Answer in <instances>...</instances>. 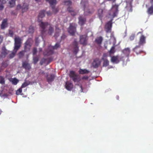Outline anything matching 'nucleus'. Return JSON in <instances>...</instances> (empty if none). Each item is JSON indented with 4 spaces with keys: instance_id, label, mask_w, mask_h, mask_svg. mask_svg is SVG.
Listing matches in <instances>:
<instances>
[{
    "instance_id": "f257e3e1",
    "label": "nucleus",
    "mask_w": 153,
    "mask_h": 153,
    "mask_svg": "<svg viewBox=\"0 0 153 153\" xmlns=\"http://www.w3.org/2000/svg\"><path fill=\"white\" fill-rule=\"evenodd\" d=\"M39 24L42 35H44L47 32L50 35H52L54 31L53 28L47 22H40Z\"/></svg>"
},
{
    "instance_id": "f03ea898",
    "label": "nucleus",
    "mask_w": 153,
    "mask_h": 153,
    "mask_svg": "<svg viewBox=\"0 0 153 153\" xmlns=\"http://www.w3.org/2000/svg\"><path fill=\"white\" fill-rule=\"evenodd\" d=\"M22 41V40L20 37L17 36L15 38L13 51L9 54V58L10 59H12L15 56L17 51L21 46Z\"/></svg>"
},
{
    "instance_id": "7ed1b4c3",
    "label": "nucleus",
    "mask_w": 153,
    "mask_h": 153,
    "mask_svg": "<svg viewBox=\"0 0 153 153\" xmlns=\"http://www.w3.org/2000/svg\"><path fill=\"white\" fill-rule=\"evenodd\" d=\"M81 6L83 7L84 11V14L85 16H87L92 14L94 10L93 9H87V7L88 5V2L87 1H82L81 2Z\"/></svg>"
},
{
    "instance_id": "20e7f679",
    "label": "nucleus",
    "mask_w": 153,
    "mask_h": 153,
    "mask_svg": "<svg viewBox=\"0 0 153 153\" xmlns=\"http://www.w3.org/2000/svg\"><path fill=\"white\" fill-rule=\"evenodd\" d=\"M60 47V45L58 43H56L54 46L51 45L48 46V49L44 52V54L45 55L49 56L53 53V50L56 49Z\"/></svg>"
},
{
    "instance_id": "39448f33",
    "label": "nucleus",
    "mask_w": 153,
    "mask_h": 153,
    "mask_svg": "<svg viewBox=\"0 0 153 153\" xmlns=\"http://www.w3.org/2000/svg\"><path fill=\"white\" fill-rule=\"evenodd\" d=\"M118 6V5L116 4L113 5L111 7V10H110L108 13L109 16H112L113 18L117 16Z\"/></svg>"
},
{
    "instance_id": "423d86ee",
    "label": "nucleus",
    "mask_w": 153,
    "mask_h": 153,
    "mask_svg": "<svg viewBox=\"0 0 153 153\" xmlns=\"http://www.w3.org/2000/svg\"><path fill=\"white\" fill-rule=\"evenodd\" d=\"M77 25L75 24H70L69 27L68 29V32L71 36H74L76 31Z\"/></svg>"
},
{
    "instance_id": "0eeeda50",
    "label": "nucleus",
    "mask_w": 153,
    "mask_h": 153,
    "mask_svg": "<svg viewBox=\"0 0 153 153\" xmlns=\"http://www.w3.org/2000/svg\"><path fill=\"white\" fill-rule=\"evenodd\" d=\"M69 76L74 82H78L79 81V80L78 78V75L76 74L75 71H71L70 73Z\"/></svg>"
},
{
    "instance_id": "6e6552de",
    "label": "nucleus",
    "mask_w": 153,
    "mask_h": 153,
    "mask_svg": "<svg viewBox=\"0 0 153 153\" xmlns=\"http://www.w3.org/2000/svg\"><path fill=\"white\" fill-rule=\"evenodd\" d=\"M46 1L49 2L53 9V11L55 13H57L58 11V10L57 8H55L54 6V5L56 4V0H46Z\"/></svg>"
},
{
    "instance_id": "1a4fd4ad",
    "label": "nucleus",
    "mask_w": 153,
    "mask_h": 153,
    "mask_svg": "<svg viewBox=\"0 0 153 153\" xmlns=\"http://www.w3.org/2000/svg\"><path fill=\"white\" fill-rule=\"evenodd\" d=\"M113 19H111L105 25V29L107 33H110L111 31V28L112 27V21Z\"/></svg>"
},
{
    "instance_id": "9d476101",
    "label": "nucleus",
    "mask_w": 153,
    "mask_h": 153,
    "mask_svg": "<svg viewBox=\"0 0 153 153\" xmlns=\"http://www.w3.org/2000/svg\"><path fill=\"white\" fill-rule=\"evenodd\" d=\"M78 42L77 39H75L72 44L73 48V52L75 54H76L79 51V48L78 46Z\"/></svg>"
},
{
    "instance_id": "9b49d317",
    "label": "nucleus",
    "mask_w": 153,
    "mask_h": 153,
    "mask_svg": "<svg viewBox=\"0 0 153 153\" xmlns=\"http://www.w3.org/2000/svg\"><path fill=\"white\" fill-rule=\"evenodd\" d=\"M22 8V13L26 11L28 9V5L25 3H24L22 6L20 4H18L16 7V10Z\"/></svg>"
},
{
    "instance_id": "f8f14e48",
    "label": "nucleus",
    "mask_w": 153,
    "mask_h": 153,
    "mask_svg": "<svg viewBox=\"0 0 153 153\" xmlns=\"http://www.w3.org/2000/svg\"><path fill=\"white\" fill-rule=\"evenodd\" d=\"M87 36L86 35H82L80 36L79 42L81 44L85 45L87 44Z\"/></svg>"
},
{
    "instance_id": "ddd939ff",
    "label": "nucleus",
    "mask_w": 153,
    "mask_h": 153,
    "mask_svg": "<svg viewBox=\"0 0 153 153\" xmlns=\"http://www.w3.org/2000/svg\"><path fill=\"white\" fill-rule=\"evenodd\" d=\"M32 43V39L28 38L25 43L24 49L29 51L31 46Z\"/></svg>"
},
{
    "instance_id": "4468645a",
    "label": "nucleus",
    "mask_w": 153,
    "mask_h": 153,
    "mask_svg": "<svg viewBox=\"0 0 153 153\" xmlns=\"http://www.w3.org/2000/svg\"><path fill=\"white\" fill-rule=\"evenodd\" d=\"M101 61L98 58H96L94 60L92 65L94 68H97L100 65Z\"/></svg>"
},
{
    "instance_id": "2eb2a0df",
    "label": "nucleus",
    "mask_w": 153,
    "mask_h": 153,
    "mask_svg": "<svg viewBox=\"0 0 153 153\" xmlns=\"http://www.w3.org/2000/svg\"><path fill=\"white\" fill-rule=\"evenodd\" d=\"M8 53V51L5 49V48L4 47H2L1 49V53L0 55V58L5 57Z\"/></svg>"
},
{
    "instance_id": "dca6fc26",
    "label": "nucleus",
    "mask_w": 153,
    "mask_h": 153,
    "mask_svg": "<svg viewBox=\"0 0 153 153\" xmlns=\"http://www.w3.org/2000/svg\"><path fill=\"white\" fill-rule=\"evenodd\" d=\"M146 37L144 35H142L140 37L139 42V45L140 46L143 45L146 43Z\"/></svg>"
},
{
    "instance_id": "f3484780",
    "label": "nucleus",
    "mask_w": 153,
    "mask_h": 153,
    "mask_svg": "<svg viewBox=\"0 0 153 153\" xmlns=\"http://www.w3.org/2000/svg\"><path fill=\"white\" fill-rule=\"evenodd\" d=\"M22 67L26 70H29L31 68V67L30 64L26 61L23 62L22 63Z\"/></svg>"
},
{
    "instance_id": "a211bd4d",
    "label": "nucleus",
    "mask_w": 153,
    "mask_h": 153,
    "mask_svg": "<svg viewBox=\"0 0 153 153\" xmlns=\"http://www.w3.org/2000/svg\"><path fill=\"white\" fill-rule=\"evenodd\" d=\"M55 77V75L53 74L48 75L47 76V81L49 83L52 82L53 80Z\"/></svg>"
},
{
    "instance_id": "6ab92c4d",
    "label": "nucleus",
    "mask_w": 153,
    "mask_h": 153,
    "mask_svg": "<svg viewBox=\"0 0 153 153\" xmlns=\"http://www.w3.org/2000/svg\"><path fill=\"white\" fill-rule=\"evenodd\" d=\"M78 19L79 23L81 26L85 24L86 21V18L82 16H80L79 17Z\"/></svg>"
},
{
    "instance_id": "aec40b11",
    "label": "nucleus",
    "mask_w": 153,
    "mask_h": 153,
    "mask_svg": "<svg viewBox=\"0 0 153 153\" xmlns=\"http://www.w3.org/2000/svg\"><path fill=\"white\" fill-rule=\"evenodd\" d=\"M119 56H114L111 57V61L113 63H117L119 62Z\"/></svg>"
},
{
    "instance_id": "412c9836",
    "label": "nucleus",
    "mask_w": 153,
    "mask_h": 153,
    "mask_svg": "<svg viewBox=\"0 0 153 153\" xmlns=\"http://www.w3.org/2000/svg\"><path fill=\"white\" fill-rule=\"evenodd\" d=\"M7 19H4L3 20L1 25V29H4L7 27Z\"/></svg>"
},
{
    "instance_id": "4be33fe9",
    "label": "nucleus",
    "mask_w": 153,
    "mask_h": 153,
    "mask_svg": "<svg viewBox=\"0 0 153 153\" xmlns=\"http://www.w3.org/2000/svg\"><path fill=\"white\" fill-rule=\"evenodd\" d=\"M122 52L127 57L129 56L130 53V50L129 48H125L122 51Z\"/></svg>"
},
{
    "instance_id": "5701e85b",
    "label": "nucleus",
    "mask_w": 153,
    "mask_h": 153,
    "mask_svg": "<svg viewBox=\"0 0 153 153\" xmlns=\"http://www.w3.org/2000/svg\"><path fill=\"white\" fill-rule=\"evenodd\" d=\"M78 72L79 74H84L89 73L90 72L88 70L86 69H82L80 68Z\"/></svg>"
},
{
    "instance_id": "b1692460",
    "label": "nucleus",
    "mask_w": 153,
    "mask_h": 153,
    "mask_svg": "<svg viewBox=\"0 0 153 153\" xmlns=\"http://www.w3.org/2000/svg\"><path fill=\"white\" fill-rule=\"evenodd\" d=\"M140 45L136 46L133 49L134 52H135L137 54H138L143 52V51L140 49Z\"/></svg>"
},
{
    "instance_id": "393cba45",
    "label": "nucleus",
    "mask_w": 153,
    "mask_h": 153,
    "mask_svg": "<svg viewBox=\"0 0 153 153\" xmlns=\"http://www.w3.org/2000/svg\"><path fill=\"white\" fill-rule=\"evenodd\" d=\"M65 87L69 91H71L73 87V85L71 83L67 82L65 84Z\"/></svg>"
},
{
    "instance_id": "a878e982",
    "label": "nucleus",
    "mask_w": 153,
    "mask_h": 153,
    "mask_svg": "<svg viewBox=\"0 0 153 153\" xmlns=\"http://www.w3.org/2000/svg\"><path fill=\"white\" fill-rule=\"evenodd\" d=\"M103 39L102 37V36H100L96 39L95 41L98 45H100L101 44Z\"/></svg>"
},
{
    "instance_id": "bb28decb",
    "label": "nucleus",
    "mask_w": 153,
    "mask_h": 153,
    "mask_svg": "<svg viewBox=\"0 0 153 153\" xmlns=\"http://www.w3.org/2000/svg\"><path fill=\"white\" fill-rule=\"evenodd\" d=\"M98 15L100 20H102L103 16V10L102 9H99L98 10Z\"/></svg>"
},
{
    "instance_id": "cd10ccee",
    "label": "nucleus",
    "mask_w": 153,
    "mask_h": 153,
    "mask_svg": "<svg viewBox=\"0 0 153 153\" xmlns=\"http://www.w3.org/2000/svg\"><path fill=\"white\" fill-rule=\"evenodd\" d=\"M27 51L28 50H25L24 49V50L22 51L19 52L18 53L19 58H22L24 56L25 52Z\"/></svg>"
},
{
    "instance_id": "c85d7f7f",
    "label": "nucleus",
    "mask_w": 153,
    "mask_h": 153,
    "mask_svg": "<svg viewBox=\"0 0 153 153\" xmlns=\"http://www.w3.org/2000/svg\"><path fill=\"white\" fill-rule=\"evenodd\" d=\"M147 12V13L149 15L153 14V5L149 7L148 9Z\"/></svg>"
},
{
    "instance_id": "c756f323",
    "label": "nucleus",
    "mask_w": 153,
    "mask_h": 153,
    "mask_svg": "<svg viewBox=\"0 0 153 153\" xmlns=\"http://www.w3.org/2000/svg\"><path fill=\"white\" fill-rule=\"evenodd\" d=\"M61 32V30L58 27H56V30H55V33L54 34V36L56 38L59 35V33Z\"/></svg>"
},
{
    "instance_id": "7c9ffc66",
    "label": "nucleus",
    "mask_w": 153,
    "mask_h": 153,
    "mask_svg": "<svg viewBox=\"0 0 153 153\" xmlns=\"http://www.w3.org/2000/svg\"><path fill=\"white\" fill-rule=\"evenodd\" d=\"M45 11L44 10H42L40 11L38 15V19H39L40 18H42L44 17L45 15ZM38 21L39 22H40L39 21V19H38Z\"/></svg>"
},
{
    "instance_id": "2f4dec72",
    "label": "nucleus",
    "mask_w": 153,
    "mask_h": 153,
    "mask_svg": "<svg viewBox=\"0 0 153 153\" xmlns=\"http://www.w3.org/2000/svg\"><path fill=\"white\" fill-rule=\"evenodd\" d=\"M103 61L102 67H106L109 65V61L107 59L102 60Z\"/></svg>"
},
{
    "instance_id": "473e14b6",
    "label": "nucleus",
    "mask_w": 153,
    "mask_h": 153,
    "mask_svg": "<svg viewBox=\"0 0 153 153\" xmlns=\"http://www.w3.org/2000/svg\"><path fill=\"white\" fill-rule=\"evenodd\" d=\"M8 61H5L2 62L1 64V67L2 68H5L7 67L9 65Z\"/></svg>"
},
{
    "instance_id": "72a5a7b5",
    "label": "nucleus",
    "mask_w": 153,
    "mask_h": 153,
    "mask_svg": "<svg viewBox=\"0 0 153 153\" xmlns=\"http://www.w3.org/2000/svg\"><path fill=\"white\" fill-rule=\"evenodd\" d=\"M9 3L11 7H13L15 5V0H8Z\"/></svg>"
},
{
    "instance_id": "f704fd0d",
    "label": "nucleus",
    "mask_w": 153,
    "mask_h": 153,
    "mask_svg": "<svg viewBox=\"0 0 153 153\" xmlns=\"http://www.w3.org/2000/svg\"><path fill=\"white\" fill-rule=\"evenodd\" d=\"M65 4L68 7H70L72 4V2L70 0H68L67 1H65L64 2Z\"/></svg>"
},
{
    "instance_id": "c9c22d12",
    "label": "nucleus",
    "mask_w": 153,
    "mask_h": 153,
    "mask_svg": "<svg viewBox=\"0 0 153 153\" xmlns=\"http://www.w3.org/2000/svg\"><path fill=\"white\" fill-rule=\"evenodd\" d=\"M115 52V47L113 46L109 51V53L111 56V54L114 53Z\"/></svg>"
},
{
    "instance_id": "e433bc0d",
    "label": "nucleus",
    "mask_w": 153,
    "mask_h": 153,
    "mask_svg": "<svg viewBox=\"0 0 153 153\" xmlns=\"http://www.w3.org/2000/svg\"><path fill=\"white\" fill-rule=\"evenodd\" d=\"M5 80L4 78L1 76H0V84L1 85H4L5 84Z\"/></svg>"
},
{
    "instance_id": "4c0bfd02",
    "label": "nucleus",
    "mask_w": 153,
    "mask_h": 153,
    "mask_svg": "<svg viewBox=\"0 0 153 153\" xmlns=\"http://www.w3.org/2000/svg\"><path fill=\"white\" fill-rule=\"evenodd\" d=\"M12 84L14 85H16L19 82V80L16 78L13 79L11 81Z\"/></svg>"
},
{
    "instance_id": "58836bf2",
    "label": "nucleus",
    "mask_w": 153,
    "mask_h": 153,
    "mask_svg": "<svg viewBox=\"0 0 153 153\" xmlns=\"http://www.w3.org/2000/svg\"><path fill=\"white\" fill-rule=\"evenodd\" d=\"M34 32V28L32 26H30L29 28L28 32L30 33H33Z\"/></svg>"
},
{
    "instance_id": "ea45409f",
    "label": "nucleus",
    "mask_w": 153,
    "mask_h": 153,
    "mask_svg": "<svg viewBox=\"0 0 153 153\" xmlns=\"http://www.w3.org/2000/svg\"><path fill=\"white\" fill-rule=\"evenodd\" d=\"M39 59V57L37 56H35L33 57V63L34 64H36L38 61Z\"/></svg>"
},
{
    "instance_id": "a19ab883",
    "label": "nucleus",
    "mask_w": 153,
    "mask_h": 153,
    "mask_svg": "<svg viewBox=\"0 0 153 153\" xmlns=\"http://www.w3.org/2000/svg\"><path fill=\"white\" fill-rule=\"evenodd\" d=\"M22 88H21V87L16 91V95H18L21 94L22 91Z\"/></svg>"
},
{
    "instance_id": "79ce46f5",
    "label": "nucleus",
    "mask_w": 153,
    "mask_h": 153,
    "mask_svg": "<svg viewBox=\"0 0 153 153\" xmlns=\"http://www.w3.org/2000/svg\"><path fill=\"white\" fill-rule=\"evenodd\" d=\"M29 84V83H28L27 82H25L22 84L21 87V88H25Z\"/></svg>"
},
{
    "instance_id": "37998d69",
    "label": "nucleus",
    "mask_w": 153,
    "mask_h": 153,
    "mask_svg": "<svg viewBox=\"0 0 153 153\" xmlns=\"http://www.w3.org/2000/svg\"><path fill=\"white\" fill-rule=\"evenodd\" d=\"M108 56L107 54L106 53H104L103 54L102 57V60L107 59V58Z\"/></svg>"
},
{
    "instance_id": "c03bdc74",
    "label": "nucleus",
    "mask_w": 153,
    "mask_h": 153,
    "mask_svg": "<svg viewBox=\"0 0 153 153\" xmlns=\"http://www.w3.org/2000/svg\"><path fill=\"white\" fill-rule=\"evenodd\" d=\"M135 35L134 34H132L129 37V39L130 40H133L135 38Z\"/></svg>"
},
{
    "instance_id": "a18cd8bd",
    "label": "nucleus",
    "mask_w": 153,
    "mask_h": 153,
    "mask_svg": "<svg viewBox=\"0 0 153 153\" xmlns=\"http://www.w3.org/2000/svg\"><path fill=\"white\" fill-rule=\"evenodd\" d=\"M9 34L10 37H13V36L14 34L13 31L11 30H9Z\"/></svg>"
},
{
    "instance_id": "49530a36",
    "label": "nucleus",
    "mask_w": 153,
    "mask_h": 153,
    "mask_svg": "<svg viewBox=\"0 0 153 153\" xmlns=\"http://www.w3.org/2000/svg\"><path fill=\"white\" fill-rule=\"evenodd\" d=\"M71 16H74L76 14V13L73 10L70 13Z\"/></svg>"
},
{
    "instance_id": "de8ad7c7",
    "label": "nucleus",
    "mask_w": 153,
    "mask_h": 153,
    "mask_svg": "<svg viewBox=\"0 0 153 153\" xmlns=\"http://www.w3.org/2000/svg\"><path fill=\"white\" fill-rule=\"evenodd\" d=\"M37 51L36 48H34L33 50V55H35L37 53Z\"/></svg>"
},
{
    "instance_id": "09e8293b",
    "label": "nucleus",
    "mask_w": 153,
    "mask_h": 153,
    "mask_svg": "<svg viewBox=\"0 0 153 153\" xmlns=\"http://www.w3.org/2000/svg\"><path fill=\"white\" fill-rule=\"evenodd\" d=\"M73 10L72 8L71 7H68L67 8V10L70 13L71 11Z\"/></svg>"
},
{
    "instance_id": "8fccbe9b",
    "label": "nucleus",
    "mask_w": 153,
    "mask_h": 153,
    "mask_svg": "<svg viewBox=\"0 0 153 153\" xmlns=\"http://www.w3.org/2000/svg\"><path fill=\"white\" fill-rule=\"evenodd\" d=\"M17 11L16 10L15 11H12L11 12V13L12 15H16L17 14Z\"/></svg>"
},
{
    "instance_id": "3c124183",
    "label": "nucleus",
    "mask_w": 153,
    "mask_h": 153,
    "mask_svg": "<svg viewBox=\"0 0 153 153\" xmlns=\"http://www.w3.org/2000/svg\"><path fill=\"white\" fill-rule=\"evenodd\" d=\"M6 2L5 0H0V4L3 5Z\"/></svg>"
},
{
    "instance_id": "603ef678",
    "label": "nucleus",
    "mask_w": 153,
    "mask_h": 153,
    "mask_svg": "<svg viewBox=\"0 0 153 153\" xmlns=\"http://www.w3.org/2000/svg\"><path fill=\"white\" fill-rule=\"evenodd\" d=\"M88 77L87 76H84L82 77V79L87 80L88 79Z\"/></svg>"
},
{
    "instance_id": "864d4df0",
    "label": "nucleus",
    "mask_w": 153,
    "mask_h": 153,
    "mask_svg": "<svg viewBox=\"0 0 153 153\" xmlns=\"http://www.w3.org/2000/svg\"><path fill=\"white\" fill-rule=\"evenodd\" d=\"M66 36L64 34H63L61 37V39L62 40L64 39H65L66 38Z\"/></svg>"
},
{
    "instance_id": "5fc2aeb1",
    "label": "nucleus",
    "mask_w": 153,
    "mask_h": 153,
    "mask_svg": "<svg viewBox=\"0 0 153 153\" xmlns=\"http://www.w3.org/2000/svg\"><path fill=\"white\" fill-rule=\"evenodd\" d=\"M47 14L48 16H51V13L50 11L47 12Z\"/></svg>"
},
{
    "instance_id": "6e6d98bb",
    "label": "nucleus",
    "mask_w": 153,
    "mask_h": 153,
    "mask_svg": "<svg viewBox=\"0 0 153 153\" xmlns=\"http://www.w3.org/2000/svg\"><path fill=\"white\" fill-rule=\"evenodd\" d=\"M4 8L3 5L0 4V10H2Z\"/></svg>"
},
{
    "instance_id": "4d7b16f0",
    "label": "nucleus",
    "mask_w": 153,
    "mask_h": 153,
    "mask_svg": "<svg viewBox=\"0 0 153 153\" xmlns=\"http://www.w3.org/2000/svg\"><path fill=\"white\" fill-rule=\"evenodd\" d=\"M79 87L80 88V91L81 92H83V88L82 87V86L81 85H80Z\"/></svg>"
},
{
    "instance_id": "13d9d810",
    "label": "nucleus",
    "mask_w": 153,
    "mask_h": 153,
    "mask_svg": "<svg viewBox=\"0 0 153 153\" xmlns=\"http://www.w3.org/2000/svg\"><path fill=\"white\" fill-rule=\"evenodd\" d=\"M150 3L152 5H153V0H150Z\"/></svg>"
},
{
    "instance_id": "bf43d9fd",
    "label": "nucleus",
    "mask_w": 153,
    "mask_h": 153,
    "mask_svg": "<svg viewBox=\"0 0 153 153\" xmlns=\"http://www.w3.org/2000/svg\"><path fill=\"white\" fill-rule=\"evenodd\" d=\"M142 33L143 32H139L137 33V34L138 35L139 34H142Z\"/></svg>"
},
{
    "instance_id": "052dcab7",
    "label": "nucleus",
    "mask_w": 153,
    "mask_h": 153,
    "mask_svg": "<svg viewBox=\"0 0 153 153\" xmlns=\"http://www.w3.org/2000/svg\"><path fill=\"white\" fill-rule=\"evenodd\" d=\"M39 51H42V49L41 48H39Z\"/></svg>"
},
{
    "instance_id": "680f3d73",
    "label": "nucleus",
    "mask_w": 153,
    "mask_h": 153,
    "mask_svg": "<svg viewBox=\"0 0 153 153\" xmlns=\"http://www.w3.org/2000/svg\"><path fill=\"white\" fill-rule=\"evenodd\" d=\"M36 1H40V0H35Z\"/></svg>"
},
{
    "instance_id": "e2e57ef3",
    "label": "nucleus",
    "mask_w": 153,
    "mask_h": 153,
    "mask_svg": "<svg viewBox=\"0 0 153 153\" xmlns=\"http://www.w3.org/2000/svg\"><path fill=\"white\" fill-rule=\"evenodd\" d=\"M1 112H2V111H0V115L1 114Z\"/></svg>"
}]
</instances>
